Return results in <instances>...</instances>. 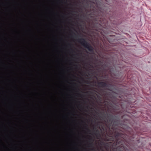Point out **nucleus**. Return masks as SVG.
Masks as SVG:
<instances>
[{
  "instance_id": "1",
  "label": "nucleus",
  "mask_w": 151,
  "mask_h": 151,
  "mask_svg": "<svg viewBox=\"0 0 151 151\" xmlns=\"http://www.w3.org/2000/svg\"><path fill=\"white\" fill-rule=\"evenodd\" d=\"M83 119L81 120L82 123L81 125L82 126L81 127V136L83 138H86V137L83 134H86V130H88V128L87 125L86 123L85 119L83 118Z\"/></svg>"
},
{
  "instance_id": "2",
  "label": "nucleus",
  "mask_w": 151,
  "mask_h": 151,
  "mask_svg": "<svg viewBox=\"0 0 151 151\" xmlns=\"http://www.w3.org/2000/svg\"><path fill=\"white\" fill-rule=\"evenodd\" d=\"M80 43L85 47L89 51H91L93 50L92 47L83 39L79 40Z\"/></svg>"
},
{
  "instance_id": "3",
  "label": "nucleus",
  "mask_w": 151,
  "mask_h": 151,
  "mask_svg": "<svg viewBox=\"0 0 151 151\" xmlns=\"http://www.w3.org/2000/svg\"><path fill=\"white\" fill-rule=\"evenodd\" d=\"M81 63L83 68L86 70H87L88 64L87 62L86 59L85 58L81 60Z\"/></svg>"
},
{
  "instance_id": "4",
  "label": "nucleus",
  "mask_w": 151,
  "mask_h": 151,
  "mask_svg": "<svg viewBox=\"0 0 151 151\" xmlns=\"http://www.w3.org/2000/svg\"><path fill=\"white\" fill-rule=\"evenodd\" d=\"M84 106H83V107H82V108H83V110L84 111H85V112H86V111H86V109H84Z\"/></svg>"
},
{
  "instance_id": "5",
  "label": "nucleus",
  "mask_w": 151,
  "mask_h": 151,
  "mask_svg": "<svg viewBox=\"0 0 151 151\" xmlns=\"http://www.w3.org/2000/svg\"><path fill=\"white\" fill-rule=\"evenodd\" d=\"M101 84L102 85H104V86H105L106 85V83H101Z\"/></svg>"
},
{
  "instance_id": "6",
  "label": "nucleus",
  "mask_w": 151,
  "mask_h": 151,
  "mask_svg": "<svg viewBox=\"0 0 151 151\" xmlns=\"http://www.w3.org/2000/svg\"><path fill=\"white\" fill-rule=\"evenodd\" d=\"M84 141H85V140H84V139H83L82 141V143H84Z\"/></svg>"
},
{
  "instance_id": "7",
  "label": "nucleus",
  "mask_w": 151,
  "mask_h": 151,
  "mask_svg": "<svg viewBox=\"0 0 151 151\" xmlns=\"http://www.w3.org/2000/svg\"><path fill=\"white\" fill-rule=\"evenodd\" d=\"M77 21L76 20V28H77Z\"/></svg>"
},
{
  "instance_id": "8",
  "label": "nucleus",
  "mask_w": 151,
  "mask_h": 151,
  "mask_svg": "<svg viewBox=\"0 0 151 151\" xmlns=\"http://www.w3.org/2000/svg\"><path fill=\"white\" fill-rule=\"evenodd\" d=\"M77 63V62L76 61V63ZM76 69H77V65L76 64Z\"/></svg>"
},
{
  "instance_id": "9",
  "label": "nucleus",
  "mask_w": 151,
  "mask_h": 151,
  "mask_svg": "<svg viewBox=\"0 0 151 151\" xmlns=\"http://www.w3.org/2000/svg\"><path fill=\"white\" fill-rule=\"evenodd\" d=\"M76 89H77V86H76ZM77 94V93H76V95Z\"/></svg>"
},
{
  "instance_id": "10",
  "label": "nucleus",
  "mask_w": 151,
  "mask_h": 151,
  "mask_svg": "<svg viewBox=\"0 0 151 151\" xmlns=\"http://www.w3.org/2000/svg\"><path fill=\"white\" fill-rule=\"evenodd\" d=\"M86 108H88V106H87L86 107Z\"/></svg>"
},
{
  "instance_id": "11",
  "label": "nucleus",
  "mask_w": 151,
  "mask_h": 151,
  "mask_svg": "<svg viewBox=\"0 0 151 151\" xmlns=\"http://www.w3.org/2000/svg\"><path fill=\"white\" fill-rule=\"evenodd\" d=\"M76 13H77V12H76Z\"/></svg>"
},
{
  "instance_id": "12",
  "label": "nucleus",
  "mask_w": 151,
  "mask_h": 151,
  "mask_svg": "<svg viewBox=\"0 0 151 151\" xmlns=\"http://www.w3.org/2000/svg\"><path fill=\"white\" fill-rule=\"evenodd\" d=\"M76 5H77V4H76Z\"/></svg>"
},
{
  "instance_id": "13",
  "label": "nucleus",
  "mask_w": 151,
  "mask_h": 151,
  "mask_svg": "<svg viewBox=\"0 0 151 151\" xmlns=\"http://www.w3.org/2000/svg\"><path fill=\"white\" fill-rule=\"evenodd\" d=\"M76 78H77V77H76Z\"/></svg>"
}]
</instances>
